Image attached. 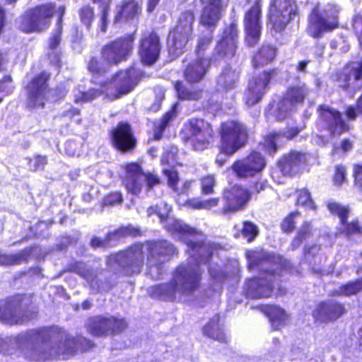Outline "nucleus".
<instances>
[{
  "instance_id": "ea45409f",
  "label": "nucleus",
  "mask_w": 362,
  "mask_h": 362,
  "mask_svg": "<svg viewBox=\"0 0 362 362\" xmlns=\"http://www.w3.org/2000/svg\"><path fill=\"white\" fill-rule=\"evenodd\" d=\"M90 1L97 5L100 9L98 27L100 33H105L107 30L108 17L112 0H90Z\"/></svg>"
},
{
  "instance_id": "7ed1b4c3",
  "label": "nucleus",
  "mask_w": 362,
  "mask_h": 362,
  "mask_svg": "<svg viewBox=\"0 0 362 362\" xmlns=\"http://www.w3.org/2000/svg\"><path fill=\"white\" fill-rule=\"evenodd\" d=\"M273 262L277 265V269H266L261 271L259 276L247 279L245 284V294L252 299L268 298L273 295L282 296L287 293V288L278 285L276 282L280 277L291 276L293 267L291 262L283 256L273 257Z\"/></svg>"
},
{
  "instance_id": "0e129e2a",
  "label": "nucleus",
  "mask_w": 362,
  "mask_h": 362,
  "mask_svg": "<svg viewBox=\"0 0 362 362\" xmlns=\"http://www.w3.org/2000/svg\"><path fill=\"white\" fill-rule=\"evenodd\" d=\"M144 178L146 182V190H151L154 186L158 185L160 183V177L151 173H144Z\"/></svg>"
},
{
  "instance_id": "2eb2a0df",
  "label": "nucleus",
  "mask_w": 362,
  "mask_h": 362,
  "mask_svg": "<svg viewBox=\"0 0 362 362\" xmlns=\"http://www.w3.org/2000/svg\"><path fill=\"white\" fill-rule=\"evenodd\" d=\"M338 12L336 6L329 4L323 11V14H321L317 4L313 8L309 16L308 34L315 38H319L325 32L336 28L338 25Z\"/></svg>"
},
{
  "instance_id": "1a4fd4ad",
  "label": "nucleus",
  "mask_w": 362,
  "mask_h": 362,
  "mask_svg": "<svg viewBox=\"0 0 362 362\" xmlns=\"http://www.w3.org/2000/svg\"><path fill=\"white\" fill-rule=\"evenodd\" d=\"M218 134V152L227 157L233 156L249 142V129L244 123L236 119L222 122Z\"/></svg>"
},
{
  "instance_id": "473e14b6",
  "label": "nucleus",
  "mask_w": 362,
  "mask_h": 362,
  "mask_svg": "<svg viewBox=\"0 0 362 362\" xmlns=\"http://www.w3.org/2000/svg\"><path fill=\"white\" fill-rule=\"evenodd\" d=\"M284 136L285 132L283 131L269 132L262 136L259 146L263 151L273 156L279 149L278 141Z\"/></svg>"
},
{
  "instance_id": "4468645a",
  "label": "nucleus",
  "mask_w": 362,
  "mask_h": 362,
  "mask_svg": "<svg viewBox=\"0 0 362 362\" xmlns=\"http://www.w3.org/2000/svg\"><path fill=\"white\" fill-rule=\"evenodd\" d=\"M86 327L93 337H106L124 332L128 328V322L123 317L95 315L88 318Z\"/></svg>"
},
{
  "instance_id": "f8f14e48",
  "label": "nucleus",
  "mask_w": 362,
  "mask_h": 362,
  "mask_svg": "<svg viewBox=\"0 0 362 362\" xmlns=\"http://www.w3.org/2000/svg\"><path fill=\"white\" fill-rule=\"evenodd\" d=\"M183 139L194 151L207 149L213 143L215 131L212 124L201 117H192L184 124Z\"/></svg>"
},
{
  "instance_id": "f03ea898",
  "label": "nucleus",
  "mask_w": 362,
  "mask_h": 362,
  "mask_svg": "<svg viewBox=\"0 0 362 362\" xmlns=\"http://www.w3.org/2000/svg\"><path fill=\"white\" fill-rule=\"evenodd\" d=\"M136 32L126 33L104 44L100 49L101 58L93 56L87 64V70L93 78L104 76L109 68L127 62L134 54Z\"/></svg>"
},
{
  "instance_id": "5fc2aeb1",
  "label": "nucleus",
  "mask_w": 362,
  "mask_h": 362,
  "mask_svg": "<svg viewBox=\"0 0 362 362\" xmlns=\"http://www.w3.org/2000/svg\"><path fill=\"white\" fill-rule=\"evenodd\" d=\"M327 208L332 214L339 216L341 224L346 223V219H347L349 213V209L347 207L335 202H330L327 204Z\"/></svg>"
},
{
  "instance_id": "bf43d9fd",
  "label": "nucleus",
  "mask_w": 362,
  "mask_h": 362,
  "mask_svg": "<svg viewBox=\"0 0 362 362\" xmlns=\"http://www.w3.org/2000/svg\"><path fill=\"white\" fill-rule=\"evenodd\" d=\"M242 235L247 238V241H252L258 233V229L255 224L251 221H244L241 229Z\"/></svg>"
},
{
  "instance_id": "20e7f679",
  "label": "nucleus",
  "mask_w": 362,
  "mask_h": 362,
  "mask_svg": "<svg viewBox=\"0 0 362 362\" xmlns=\"http://www.w3.org/2000/svg\"><path fill=\"white\" fill-rule=\"evenodd\" d=\"M201 279L202 272L199 267L180 264L170 281L150 286L148 293L153 298L174 302L177 293L183 296L192 294L199 288Z\"/></svg>"
},
{
  "instance_id": "09e8293b",
  "label": "nucleus",
  "mask_w": 362,
  "mask_h": 362,
  "mask_svg": "<svg viewBox=\"0 0 362 362\" xmlns=\"http://www.w3.org/2000/svg\"><path fill=\"white\" fill-rule=\"evenodd\" d=\"M102 90L98 88H91L87 90L80 91L74 97V102L76 104L91 102L98 98L101 94Z\"/></svg>"
},
{
  "instance_id": "72a5a7b5",
  "label": "nucleus",
  "mask_w": 362,
  "mask_h": 362,
  "mask_svg": "<svg viewBox=\"0 0 362 362\" xmlns=\"http://www.w3.org/2000/svg\"><path fill=\"white\" fill-rule=\"evenodd\" d=\"M346 82L342 85L344 89H347L352 84L354 90H360L362 88V61L358 63H352L351 69L344 71L343 74Z\"/></svg>"
},
{
  "instance_id": "79ce46f5",
  "label": "nucleus",
  "mask_w": 362,
  "mask_h": 362,
  "mask_svg": "<svg viewBox=\"0 0 362 362\" xmlns=\"http://www.w3.org/2000/svg\"><path fill=\"white\" fill-rule=\"evenodd\" d=\"M78 15L81 23L87 30H90L95 19L94 7L89 4H84L78 8Z\"/></svg>"
},
{
  "instance_id": "774afa93",
  "label": "nucleus",
  "mask_w": 362,
  "mask_h": 362,
  "mask_svg": "<svg viewBox=\"0 0 362 362\" xmlns=\"http://www.w3.org/2000/svg\"><path fill=\"white\" fill-rule=\"evenodd\" d=\"M346 180V168L342 165L335 167V174L334 177V183L335 185L340 186Z\"/></svg>"
},
{
  "instance_id": "13d9d810",
  "label": "nucleus",
  "mask_w": 362,
  "mask_h": 362,
  "mask_svg": "<svg viewBox=\"0 0 362 362\" xmlns=\"http://www.w3.org/2000/svg\"><path fill=\"white\" fill-rule=\"evenodd\" d=\"M341 225V226L339 228V230L346 236L356 233H362V227L359 226L357 221L348 223L347 219H346V223Z\"/></svg>"
},
{
  "instance_id": "c756f323",
  "label": "nucleus",
  "mask_w": 362,
  "mask_h": 362,
  "mask_svg": "<svg viewBox=\"0 0 362 362\" xmlns=\"http://www.w3.org/2000/svg\"><path fill=\"white\" fill-rule=\"evenodd\" d=\"M294 109V87H289L278 102L276 110L277 120H283L291 117Z\"/></svg>"
},
{
  "instance_id": "680f3d73",
  "label": "nucleus",
  "mask_w": 362,
  "mask_h": 362,
  "mask_svg": "<svg viewBox=\"0 0 362 362\" xmlns=\"http://www.w3.org/2000/svg\"><path fill=\"white\" fill-rule=\"evenodd\" d=\"M281 230L285 233H290L294 229V211H291L286 216L280 224Z\"/></svg>"
},
{
  "instance_id": "338daca9",
  "label": "nucleus",
  "mask_w": 362,
  "mask_h": 362,
  "mask_svg": "<svg viewBox=\"0 0 362 362\" xmlns=\"http://www.w3.org/2000/svg\"><path fill=\"white\" fill-rule=\"evenodd\" d=\"M308 165V156L305 153H296V172H303Z\"/></svg>"
},
{
  "instance_id": "f704fd0d",
  "label": "nucleus",
  "mask_w": 362,
  "mask_h": 362,
  "mask_svg": "<svg viewBox=\"0 0 362 362\" xmlns=\"http://www.w3.org/2000/svg\"><path fill=\"white\" fill-rule=\"evenodd\" d=\"M33 248H25L15 254L0 252V266L11 267L25 263L30 257Z\"/></svg>"
},
{
  "instance_id": "393cba45",
  "label": "nucleus",
  "mask_w": 362,
  "mask_h": 362,
  "mask_svg": "<svg viewBox=\"0 0 362 362\" xmlns=\"http://www.w3.org/2000/svg\"><path fill=\"white\" fill-rule=\"evenodd\" d=\"M143 178L144 171L141 164L130 162L125 165L122 182L128 193L139 194L143 187Z\"/></svg>"
},
{
  "instance_id": "412c9836",
  "label": "nucleus",
  "mask_w": 362,
  "mask_h": 362,
  "mask_svg": "<svg viewBox=\"0 0 362 362\" xmlns=\"http://www.w3.org/2000/svg\"><path fill=\"white\" fill-rule=\"evenodd\" d=\"M162 44L155 30L144 32L139 40L138 55L144 66L153 65L160 58Z\"/></svg>"
},
{
  "instance_id": "bb28decb",
  "label": "nucleus",
  "mask_w": 362,
  "mask_h": 362,
  "mask_svg": "<svg viewBox=\"0 0 362 362\" xmlns=\"http://www.w3.org/2000/svg\"><path fill=\"white\" fill-rule=\"evenodd\" d=\"M211 63V59L203 57L190 62L184 69L185 79L190 83H199L206 75Z\"/></svg>"
},
{
  "instance_id": "ddd939ff",
  "label": "nucleus",
  "mask_w": 362,
  "mask_h": 362,
  "mask_svg": "<svg viewBox=\"0 0 362 362\" xmlns=\"http://www.w3.org/2000/svg\"><path fill=\"white\" fill-rule=\"evenodd\" d=\"M33 293H15L0 300V320L11 324H18L24 315L33 308Z\"/></svg>"
},
{
  "instance_id": "052dcab7",
  "label": "nucleus",
  "mask_w": 362,
  "mask_h": 362,
  "mask_svg": "<svg viewBox=\"0 0 362 362\" xmlns=\"http://www.w3.org/2000/svg\"><path fill=\"white\" fill-rule=\"evenodd\" d=\"M63 33V28L56 27L55 30L48 38L47 41V49L49 50L56 49L60 45L62 41V35Z\"/></svg>"
},
{
  "instance_id": "49530a36",
  "label": "nucleus",
  "mask_w": 362,
  "mask_h": 362,
  "mask_svg": "<svg viewBox=\"0 0 362 362\" xmlns=\"http://www.w3.org/2000/svg\"><path fill=\"white\" fill-rule=\"evenodd\" d=\"M278 167L284 175H292L294 168V151L284 155L278 162Z\"/></svg>"
},
{
  "instance_id": "6e6d98bb",
  "label": "nucleus",
  "mask_w": 362,
  "mask_h": 362,
  "mask_svg": "<svg viewBox=\"0 0 362 362\" xmlns=\"http://www.w3.org/2000/svg\"><path fill=\"white\" fill-rule=\"evenodd\" d=\"M327 208L332 214L339 216L341 224L346 223V219H347L349 213V209L347 207L335 202H330L327 204Z\"/></svg>"
},
{
  "instance_id": "a18cd8bd",
  "label": "nucleus",
  "mask_w": 362,
  "mask_h": 362,
  "mask_svg": "<svg viewBox=\"0 0 362 362\" xmlns=\"http://www.w3.org/2000/svg\"><path fill=\"white\" fill-rule=\"evenodd\" d=\"M66 271L75 273L81 277L88 279L93 277L92 270L86 267V264L82 261H73L70 262L66 267Z\"/></svg>"
},
{
  "instance_id": "a19ab883",
  "label": "nucleus",
  "mask_w": 362,
  "mask_h": 362,
  "mask_svg": "<svg viewBox=\"0 0 362 362\" xmlns=\"http://www.w3.org/2000/svg\"><path fill=\"white\" fill-rule=\"evenodd\" d=\"M203 333L205 336L221 343L227 342L226 336L223 329L220 327L218 320H209L204 326Z\"/></svg>"
},
{
  "instance_id": "7c9ffc66",
  "label": "nucleus",
  "mask_w": 362,
  "mask_h": 362,
  "mask_svg": "<svg viewBox=\"0 0 362 362\" xmlns=\"http://www.w3.org/2000/svg\"><path fill=\"white\" fill-rule=\"evenodd\" d=\"M192 255L199 263H209L213 255L211 245L204 241H189L187 243Z\"/></svg>"
},
{
  "instance_id": "c9c22d12",
  "label": "nucleus",
  "mask_w": 362,
  "mask_h": 362,
  "mask_svg": "<svg viewBox=\"0 0 362 362\" xmlns=\"http://www.w3.org/2000/svg\"><path fill=\"white\" fill-rule=\"evenodd\" d=\"M177 114V104L175 103L162 115L158 124H155L152 137L153 140L158 141L163 137L166 128L169 126L170 122L176 117Z\"/></svg>"
},
{
  "instance_id": "e433bc0d",
  "label": "nucleus",
  "mask_w": 362,
  "mask_h": 362,
  "mask_svg": "<svg viewBox=\"0 0 362 362\" xmlns=\"http://www.w3.org/2000/svg\"><path fill=\"white\" fill-rule=\"evenodd\" d=\"M177 114V104L175 103L162 115L158 124H155L152 137L153 140L158 141L163 137L166 128L169 126L170 122L176 117Z\"/></svg>"
},
{
  "instance_id": "0eeeda50",
  "label": "nucleus",
  "mask_w": 362,
  "mask_h": 362,
  "mask_svg": "<svg viewBox=\"0 0 362 362\" xmlns=\"http://www.w3.org/2000/svg\"><path fill=\"white\" fill-rule=\"evenodd\" d=\"M202 5L199 16V25L206 30L197 40L195 52L197 55L204 54L214 40V33L218 26L226 9L227 0H199Z\"/></svg>"
},
{
  "instance_id": "58836bf2",
  "label": "nucleus",
  "mask_w": 362,
  "mask_h": 362,
  "mask_svg": "<svg viewBox=\"0 0 362 362\" xmlns=\"http://www.w3.org/2000/svg\"><path fill=\"white\" fill-rule=\"evenodd\" d=\"M239 78L240 74L238 71L226 66L222 70L218 76V84L223 90L228 91L236 87Z\"/></svg>"
},
{
  "instance_id": "5701e85b",
  "label": "nucleus",
  "mask_w": 362,
  "mask_h": 362,
  "mask_svg": "<svg viewBox=\"0 0 362 362\" xmlns=\"http://www.w3.org/2000/svg\"><path fill=\"white\" fill-rule=\"evenodd\" d=\"M144 76L143 71L131 66L124 70H118L112 77L117 81L115 90L112 93L114 99H119L132 92Z\"/></svg>"
},
{
  "instance_id": "f257e3e1",
  "label": "nucleus",
  "mask_w": 362,
  "mask_h": 362,
  "mask_svg": "<svg viewBox=\"0 0 362 362\" xmlns=\"http://www.w3.org/2000/svg\"><path fill=\"white\" fill-rule=\"evenodd\" d=\"M146 245V255L142 242H135L112 255L123 276L141 274L145 264L147 274L153 275V270L156 269V273L160 274L163 263L177 254L175 247L166 240H148Z\"/></svg>"
},
{
  "instance_id": "6e6552de",
  "label": "nucleus",
  "mask_w": 362,
  "mask_h": 362,
  "mask_svg": "<svg viewBox=\"0 0 362 362\" xmlns=\"http://www.w3.org/2000/svg\"><path fill=\"white\" fill-rule=\"evenodd\" d=\"M38 340L51 344L52 349L64 354H74L77 350L86 351L94 347V343L82 336L71 337L66 331L56 326L43 327L36 331Z\"/></svg>"
},
{
  "instance_id": "a211bd4d",
  "label": "nucleus",
  "mask_w": 362,
  "mask_h": 362,
  "mask_svg": "<svg viewBox=\"0 0 362 362\" xmlns=\"http://www.w3.org/2000/svg\"><path fill=\"white\" fill-rule=\"evenodd\" d=\"M108 137L112 147L121 153H132L137 146V139L127 121H120L112 127L108 131Z\"/></svg>"
},
{
  "instance_id": "cd10ccee",
  "label": "nucleus",
  "mask_w": 362,
  "mask_h": 362,
  "mask_svg": "<svg viewBox=\"0 0 362 362\" xmlns=\"http://www.w3.org/2000/svg\"><path fill=\"white\" fill-rule=\"evenodd\" d=\"M277 54V48L271 44H262L251 56V65L258 69L272 63Z\"/></svg>"
},
{
  "instance_id": "6ab92c4d",
  "label": "nucleus",
  "mask_w": 362,
  "mask_h": 362,
  "mask_svg": "<svg viewBox=\"0 0 362 362\" xmlns=\"http://www.w3.org/2000/svg\"><path fill=\"white\" fill-rule=\"evenodd\" d=\"M266 165L265 156L257 150H251L245 157L235 160L230 168L238 178L247 179L261 173Z\"/></svg>"
},
{
  "instance_id": "c85d7f7f",
  "label": "nucleus",
  "mask_w": 362,
  "mask_h": 362,
  "mask_svg": "<svg viewBox=\"0 0 362 362\" xmlns=\"http://www.w3.org/2000/svg\"><path fill=\"white\" fill-rule=\"evenodd\" d=\"M260 311L269 319L273 330H278L286 325L288 315L279 306L271 304L261 305Z\"/></svg>"
},
{
  "instance_id": "9d476101",
  "label": "nucleus",
  "mask_w": 362,
  "mask_h": 362,
  "mask_svg": "<svg viewBox=\"0 0 362 362\" xmlns=\"http://www.w3.org/2000/svg\"><path fill=\"white\" fill-rule=\"evenodd\" d=\"M55 11L56 4L53 2L29 8L20 16L18 30L25 34L42 33L50 26Z\"/></svg>"
},
{
  "instance_id": "69168bd1",
  "label": "nucleus",
  "mask_w": 362,
  "mask_h": 362,
  "mask_svg": "<svg viewBox=\"0 0 362 362\" xmlns=\"http://www.w3.org/2000/svg\"><path fill=\"white\" fill-rule=\"evenodd\" d=\"M47 157L45 155L37 154L33 158V171L42 170L47 164Z\"/></svg>"
},
{
  "instance_id": "4c0bfd02",
  "label": "nucleus",
  "mask_w": 362,
  "mask_h": 362,
  "mask_svg": "<svg viewBox=\"0 0 362 362\" xmlns=\"http://www.w3.org/2000/svg\"><path fill=\"white\" fill-rule=\"evenodd\" d=\"M174 88L177 96L180 100L197 101L202 98L204 90L202 88H188L182 81H176L174 83Z\"/></svg>"
},
{
  "instance_id": "423d86ee",
  "label": "nucleus",
  "mask_w": 362,
  "mask_h": 362,
  "mask_svg": "<svg viewBox=\"0 0 362 362\" xmlns=\"http://www.w3.org/2000/svg\"><path fill=\"white\" fill-rule=\"evenodd\" d=\"M221 199L223 205L215 211V213L221 216H230L235 213L244 211L249 204L243 185L235 184L223 188L221 197H211L206 199L193 198L188 202V206L194 210H211L218 206Z\"/></svg>"
},
{
  "instance_id": "9b49d317",
  "label": "nucleus",
  "mask_w": 362,
  "mask_h": 362,
  "mask_svg": "<svg viewBox=\"0 0 362 362\" xmlns=\"http://www.w3.org/2000/svg\"><path fill=\"white\" fill-rule=\"evenodd\" d=\"M194 21L192 10L187 9L180 13L176 24L170 28L167 35L166 45L170 54L179 55L184 52L186 45L192 39Z\"/></svg>"
},
{
  "instance_id": "e2e57ef3",
  "label": "nucleus",
  "mask_w": 362,
  "mask_h": 362,
  "mask_svg": "<svg viewBox=\"0 0 362 362\" xmlns=\"http://www.w3.org/2000/svg\"><path fill=\"white\" fill-rule=\"evenodd\" d=\"M352 26L359 44L362 46V16L356 15L352 20Z\"/></svg>"
},
{
  "instance_id": "b1692460",
  "label": "nucleus",
  "mask_w": 362,
  "mask_h": 362,
  "mask_svg": "<svg viewBox=\"0 0 362 362\" xmlns=\"http://www.w3.org/2000/svg\"><path fill=\"white\" fill-rule=\"evenodd\" d=\"M142 15V2L138 0H122L117 5V10L113 16V24L122 23H137Z\"/></svg>"
},
{
  "instance_id": "864d4df0",
  "label": "nucleus",
  "mask_w": 362,
  "mask_h": 362,
  "mask_svg": "<svg viewBox=\"0 0 362 362\" xmlns=\"http://www.w3.org/2000/svg\"><path fill=\"white\" fill-rule=\"evenodd\" d=\"M162 173L167 177L168 187L175 192L179 190L178 184L180 182L179 173L175 168H166L162 170Z\"/></svg>"
},
{
  "instance_id": "c03bdc74",
  "label": "nucleus",
  "mask_w": 362,
  "mask_h": 362,
  "mask_svg": "<svg viewBox=\"0 0 362 362\" xmlns=\"http://www.w3.org/2000/svg\"><path fill=\"white\" fill-rule=\"evenodd\" d=\"M362 291V278L356 281H349L345 284L338 289L334 291V293L337 296H350L356 295Z\"/></svg>"
},
{
  "instance_id": "8fccbe9b",
  "label": "nucleus",
  "mask_w": 362,
  "mask_h": 362,
  "mask_svg": "<svg viewBox=\"0 0 362 362\" xmlns=\"http://www.w3.org/2000/svg\"><path fill=\"white\" fill-rule=\"evenodd\" d=\"M238 25L235 21H233L224 28L222 37L219 40L234 42L238 45Z\"/></svg>"
},
{
  "instance_id": "37998d69",
  "label": "nucleus",
  "mask_w": 362,
  "mask_h": 362,
  "mask_svg": "<svg viewBox=\"0 0 362 362\" xmlns=\"http://www.w3.org/2000/svg\"><path fill=\"white\" fill-rule=\"evenodd\" d=\"M170 209V207L167 203L162 202L148 206L146 212L148 216L156 215L160 222H165L169 218Z\"/></svg>"
},
{
  "instance_id": "f3484780",
  "label": "nucleus",
  "mask_w": 362,
  "mask_h": 362,
  "mask_svg": "<svg viewBox=\"0 0 362 362\" xmlns=\"http://www.w3.org/2000/svg\"><path fill=\"white\" fill-rule=\"evenodd\" d=\"M262 0H254L252 6L244 14L243 25L245 45L249 47H255L260 41L262 32Z\"/></svg>"
},
{
  "instance_id": "dca6fc26",
  "label": "nucleus",
  "mask_w": 362,
  "mask_h": 362,
  "mask_svg": "<svg viewBox=\"0 0 362 362\" xmlns=\"http://www.w3.org/2000/svg\"><path fill=\"white\" fill-rule=\"evenodd\" d=\"M278 75V69L275 68L264 69L252 76L248 81L245 91L244 101L249 106L258 103L267 92L269 84Z\"/></svg>"
},
{
  "instance_id": "3c124183",
  "label": "nucleus",
  "mask_w": 362,
  "mask_h": 362,
  "mask_svg": "<svg viewBox=\"0 0 362 362\" xmlns=\"http://www.w3.org/2000/svg\"><path fill=\"white\" fill-rule=\"evenodd\" d=\"M247 260V267L250 271H253L259 268L266 261V257L259 252L250 250L246 252Z\"/></svg>"
},
{
  "instance_id": "603ef678",
  "label": "nucleus",
  "mask_w": 362,
  "mask_h": 362,
  "mask_svg": "<svg viewBox=\"0 0 362 362\" xmlns=\"http://www.w3.org/2000/svg\"><path fill=\"white\" fill-rule=\"evenodd\" d=\"M216 180L213 175H206L200 178V190L204 195H210L215 192Z\"/></svg>"
},
{
  "instance_id": "aec40b11",
  "label": "nucleus",
  "mask_w": 362,
  "mask_h": 362,
  "mask_svg": "<svg viewBox=\"0 0 362 362\" xmlns=\"http://www.w3.org/2000/svg\"><path fill=\"white\" fill-rule=\"evenodd\" d=\"M294 0H272L267 12V24L276 32L284 31L294 16Z\"/></svg>"
},
{
  "instance_id": "4be33fe9",
  "label": "nucleus",
  "mask_w": 362,
  "mask_h": 362,
  "mask_svg": "<svg viewBox=\"0 0 362 362\" xmlns=\"http://www.w3.org/2000/svg\"><path fill=\"white\" fill-rule=\"evenodd\" d=\"M319 119L318 127L329 132L332 137L339 136L349 130V125L345 122L341 113L327 105H320L317 108Z\"/></svg>"
},
{
  "instance_id": "a878e982",
  "label": "nucleus",
  "mask_w": 362,
  "mask_h": 362,
  "mask_svg": "<svg viewBox=\"0 0 362 362\" xmlns=\"http://www.w3.org/2000/svg\"><path fill=\"white\" fill-rule=\"evenodd\" d=\"M344 313L345 308L342 304L333 301L323 302L313 311V317L320 322H333Z\"/></svg>"
},
{
  "instance_id": "4d7b16f0",
  "label": "nucleus",
  "mask_w": 362,
  "mask_h": 362,
  "mask_svg": "<svg viewBox=\"0 0 362 362\" xmlns=\"http://www.w3.org/2000/svg\"><path fill=\"white\" fill-rule=\"evenodd\" d=\"M297 203L306 208L315 209V205L308 189H303L298 191Z\"/></svg>"
},
{
  "instance_id": "2f4dec72",
  "label": "nucleus",
  "mask_w": 362,
  "mask_h": 362,
  "mask_svg": "<svg viewBox=\"0 0 362 362\" xmlns=\"http://www.w3.org/2000/svg\"><path fill=\"white\" fill-rule=\"evenodd\" d=\"M238 45L234 42H228L219 40L211 54V62L227 61L232 59L236 54Z\"/></svg>"
},
{
  "instance_id": "de8ad7c7",
  "label": "nucleus",
  "mask_w": 362,
  "mask_h": 362,
  "mask_svg": "<svg viewBox=\"0 0 362 362\" xmlns=\"http://www.w3.org/2000/svg\"><path fill=\"white\" fill-rule=\"evenodd\" d=\"M267 181L265 180H256L253 181L250 187L243 186V189L246 191L247 195V200L250 202L252 198L257 197L261 192H264L267 187Z\"/></svg>"
},
{
  "instance_id": "39448f33",
  "label": "nucleus",
  "mask_w": 362,
  "mask_h": 362,
  "mask_svg": "<svg viewBox=\"0 0 362 362\" xmlns=\"http://www.w3.org/2000/svg\"><path fill=\"white\" fill-rule=\"evenodd\" d=\"M50 79L51 73L45 70L28 78L23 86L28 109H44L49 101L59 103L65 98L69 90L67 86L61 82L52 88Z\"/></svg>"
}]
</instances>
